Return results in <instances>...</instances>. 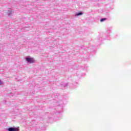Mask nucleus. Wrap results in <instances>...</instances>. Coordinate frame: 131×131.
Masks as SVG:
<instances>
[{
    "mask_svg": "<svg viewBox=\"0 0 131 131\" xmlns=\"http://www.w3.org/2000/svg\"><path fill=\"white\" fill-rule=\"evenodd\" d=\"M26 60L27 62H29V63H34L35 62L33 58H27Z\"/></svg>",
    "mask_w": 131,
    "mask_h": 131,
    "instance_id": "nucleus-1",
    "label": "nucleus"
},
{
    "mask_svg": "<svg viewBox=\"0 0 131 131\" xmlns=\"http://www.w3.org/2000/svg\"><path fill=\"white\" fill-rule=\"evenodd\" d=\"M8 131H19V128L16 127H10Z\"/></svg>",
    "mask_w": 131,
    "mask_h": 131,
    "instance_id": "nucleus-2",
    "label": "nucleus"
},
{
    "mask_svg": "<svg viewBox=\"0 0 131 131\" xmlns=\"http://www.w3.org/2000/svg\"><path fill=\"white\" fill-rule=\"evenodd\" d=\"M106 20H107V18H102L100 19V22H103V21H105Z\"/></svg>",
    "mask_w": 131,
    "mask_h": 131,
    "instance_id": "nucleus-3",
    "label": "nucleus"
},
{
    "mask_svg": "<svg viewBox=\"0 0 131 131\" xmlns=\"http://www.w3.org/2000/svg\"><path fill=\"white\" fill-rule=\"evenodd\" d=\"M82 14L83 13H82V12H79L76 14V16H80V15H82Z\"/></svg>",
    "mask_w": 131,
    "mask_h": 131,
    "instance_id": "nucleus-4",
    "label": "nucleus"
},
{
    "mask_svg": "<svg viewBox=\"0 0 131 131\" xmlns=\"http://www.w3.org/2000/svg\"><path fill=\"white\" fill-rule=\"evenodd\" d=\"M1 84H3V82L0 80V85H1Z\"/></svg>",
    "mask_w": 131,
    "mask_h": 131,
    "instance_id": "nucleus-5",
    "label": "nucleus"
}]
</instances>
